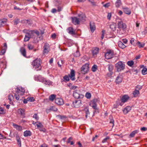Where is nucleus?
Returning <instances> with one entry per match:
<instances>
[{"label":"nucleus","mask_w":147,"mask_h":147,"mask_svg":"<svg viewBox=\"0 0 147 147\" xmlns=\"http://www.w3.org/2000/svg\"><path fill=\"white\" fill-rule=\"evenodd\" d=\"M55 103L59 105H62L64 104L63 100L60 98H56L55 100Z\"/></svg>","instance_id":"10"},{"label":"nucleus","mask_w":147,"mask_h":147,"mask_svg":"<svg viewBox=\"0 0 147 147\" xmlns=\"http://www.w3.org/2000/svg\"><path fill=\"white\" fill-rule=\"evenodd\" d=\"M37 123L36 124V125L38 128H40L43 127V125L41 123L37 121Z\"/></svg>","instance_id":"42"},{"label":"nucleus","mask_w":147,"mask_h":147,"mask_svg":"<svg viewBox=\"0 0 147 147\" xmlns=\"http://www.w3.org/2000/svg\"><path fill=\"white\" fill-rule=\"evenodd\" d=\"M132 94L134 97H136L140 94L139 91L138 90L135 89V90L133 92Z\"/></svg>","instance_id":"24"},{"label":"nucleus","mask_w":147,"mask_h":147,"mask_svg":"<svg viewBox=\"0 0 147 147\" xmlns=\"http://www.w3.org/2000/svg\"><path fill=\"white\" fill-rule=\"evenodd\" d=\"M97 69V66L95 65H94L92 67V71L94 72L96 71V70Z\"/></svg>","instance_id":"41"},{"label":"nucleus","mask_w":147,"mask_h":147,"mask_svg":"<svg viewBox=\"0 0 147 147\" xmlns=\"http://www.w3.org/2000/svg\"><path fill=\"white\" fill-rule=\"evenodd\" d=\"M39 147H47V146L46 144H43L41 145Z\"/></svg>","instance_id":"64"},{"label":"nucleus","mask_w":147,"mask_h":147,"mask_svg":"<svg viewBox=\"0 0 147 147\" xmlns=\"http://www.w3.org/2000/svg\"><path fill=\"white\" fill-rule=\"evenodd\" d=\"M131 108L130 106H127L124 108L123 110V113L125 114L128 113L131 109Z\"/></svg>","instance_id":"18"},{"label":"nucleus","mask_w":147,"mask_h":147,"mask_svg":"<svg viewBox=\"0 0 147 147\" xmlns=\"http://www.w3.org/2000/svg\"><path fill=\"white\" fill-rule=\"evenodd\" d=\"M28 99H29V101H30V102H32L34 100V99L33 97L28 98Z\"/></svg>","instance_id":"59"},{"label":"nucleus","mask_w":147,"mask_h":147,"mask_svg":"<svg viewBox=\"0 0 147 147\" xmlns=\"http://www.w3.org/2000/svg\"><path fill=\"white\" fill-rule=\"evenodd\" d=\"M69 77L70 79L72 81L74 80L76 78H75V71L73 69H71L70 74H68V76H65L63 77V79L66 81H68L69 80Z\"/></svg>","instance_id":"2"},{"label":"nucleus","mask_w":147,"mask_h":147,"mask_svg":"<svg viewBox=\"0 0 147 147\" xmlns=\"http://www.w3.org/2000/svg\"><path fill=\"white\" fill-rule=\"evenodd\" d=\"M6 49H2V50H1V55H4L6 51Z\"/></svg>","instance_id":"57"},{"label":"nucleus","mask_w":147,"mask_h":147,"mask_svg":"<svg viewBox=\"0 0 147 147\" xmlns=\"http://www.w3.org/2000/svg\"><path fill=\"white\" fill-rule=\"evenodd\" d=\"M142 88V86L140 85H138L136 87V90H139Z\"/></svg>","instance_id":"53"},{"label":"nucleus","mask_w":147,"mask_h":147,"mask_svg":"<svg viewBox=\"0 0 147 147\" xmlns=\"http://www.w3.org/2000/svg\"><path fill=\"white\" fill-rule=\"evenodd\" d=\"M90 27L91 32H94L96 29V27L94 23L90 22Z\"/></svg>","instance_id":"20"},{"label":"nucleus","mask_w":147,"mask_h":147,"mask_svg":"<svg viewBox=\"0 0 147 147\" xmlns=\"http://www.w3.org/2000/svg\"><path fill=\"white\" fill-rule=\"evenodd\" d=\"M24 136L25 137L30 136L31 135V133L29 130H26L24 132Z\"/></svg>","instance_id":"30"},{"label":"nucleus","mask_w":147,"mask_h":147,"mask_svg":"<svg viewBox=\"0 0 147 147\" xmlns=\"http://www.w3.org/2000/svg\"><path fill=\"white\" fill-rule=\"evenodd\" d=\"M38 78L40 82H41L42 83L44 82L45 80V78L42 77L41 76H39L38 77Z\"/></svg>","instance_id":"33"},{"label":"nucleus","mask_w":147,"mask_h":147,"mask_svg":"<svg viewBox=\"0 0 147 147\" xmlns=\"http://www.w3.org/2000/svg\"><path fill=\"white\" fill-rule=\"evenodd\" d=\"M122 42L123 43H124L125 44H126L127 43V39H123L122 40Z\"/></svg>","instance_id":"62"},{"label":"nucleus","mask_w":147,"mask_h":147,"mask_svg":"<svg viewBox=\"0 0 147 147\" xmlns=\"http://www.w3.org/2000/svg\"><path fill=\"white\" fill-rule=\"evenodd\" d=\"M25 92V90L22 88H17L16 91L17 93L19 94L20 96H22Z\"/></svg>","instance_id":"11"},{"label":"nucleus","mask_w":147,"mask_h":147,"mask_svg":"<svg viewBox=\"0 0 147 147\" xmlns=\"http://www.w3.org/2000/svg\"><path fill=\"white\" fill-rule=\"evenodd\" d=\"M43 83L46 85H49L50 84V82L49 80H47L45 79Z\"/></svg>","instance_id":"52"},{"label":"nucleus","mask_w":147,"mask_h":147,"mask_svg":"<svg viewBox=\"0 0 147 147\" xmlns=\"http://www.w3.org/2000/svg\"><path fill=\"white\" fill-rule=\"evenodd\" d=\"M109 71L110 72V75H112L113 74V67L111 64H109L107 65Z\"/></svg>","instance_id":"22"},{"label":"nucleus","mask_w":147,"mask_h":147,"mask_svg":"<svg viewBox=\"0 0 147 147\" xmlns=\"http://www.w3.org/2000/svg\"><path fill=\"white\" fill-rule=\"evenodd\" d=\"M68 32L71 35H75V31L74 30L72 27H69L67 30Z\"/></svg>","instance_id":"15"},{"label":"nucleus","mask_w":147,"mask_h":147,"mask_svg":"<svg viewBox=\"0 0 147 147\" xmlns=\"http://www.w3.org/2000/svg\"><path fill=\"white\" fill-rule=\"evenodd\" d=\"M113 51L112 50L107 49L105 54V57L107 59H109L113 57L114 56Z\"/></svg>","instance_id":"4"},{"label":"nucleus","mask_w":147,"mask_h":147,"mask_svg":"<svg viewBox=\"0 0 147 147\" xmlns=\"http://www.w3.org/2000/svg\"><path fill=\"white\" fill-rule=\"evenodd\" d=\"M98 101L97 99H94L92 101V104L93 105H96V102Z\"/></svg>","instance_id":"48"},{"label":"nucleus","mask_w":147,"mask_h":147,"mask_svg":"<svg viewBox=\"0 0 147 147\" xmlns=\"http://www.w3.org/2000/svg\"><path fill=\"white\" fill-rule=\"evenodd\" d=\"M121 4L120 0H117L115 3V5L117 7H119Z\"/></svg>","instance_id":"36"},{"label":"nucleus","mask_w":147,"mask_h":147,"mask_svg":"<svg viewBox=\"0 0 147 147\" xmlns=\"http://www.w3.org/2000/svg\"><path fill=\"white\" fill-rule=\"evenodd\" d=\"M73 104L75 107H79L81 105V101L79 100H76L74 102H73Z\"/></svg>","instance_id":"12"},{"label":"nucleus","mask_w":147,"mask_h":147,"mask_svg":"<svg viewBox=\"0 0 147 147\" xmlns=\"http://www.w3.org/2000/svg\"><path fill=\"white\" fill-rule=\"evenodd\" d=\"M78 16L80 17L79 19L80 21H84L86 20V17L84 14H79Z\"/></svg>","instance_id":"23"},{"label":"nucleus","mask_w":147,"mask_h":147,"mask_svg":"<svg viewBox=\"0 0 147 147\" xmlns=\"http://www.w3.org/2000/svg\"><path fill=\"white\" fill-rule=\"evenodd\" d=\"M139 132L138 130H135L133 131L129 135V136L130 137L133 138L134 137L135 135L138 133Z\"/></svg>","instance_id":"28"},{"label":"nucleus","mask_w":147,"mask_h":147,"mask_svg":"<svg viewBox=\"0 0 147 147\" xmlns=\"http://www.w3.org/2000/svg\"><path fill=\"white\" fill-rule=\"evenodd\" d=\"M110 138V137L109 136H107L106 138H105V139H104L102 141V143H104L107 142V141Z\"/></svg>","instance_id":"47"},{"label":"nucleus","mask_w":147,"mask_h":147,"mask_svg":"<svg viewBox=\"0 0 147 147\" xmlns=\"http://www.w3.org/2000/svg\"><path fill=\"white\" fill-rule=\"evenodd\" d=\"M110 28L113 31L116 30V25L115 24L113 23L110 25Z\"/></svg>","instance_id":"27"},{"label":"nucleus","mask_w":147,"mask_h":147,"mask_svg":"<svg viewBox=\"0 0 147 147\" xmlns=\"http://www.w3.org/2000/svg\"><path fill=\"white\" fill-rule=\"evenodd\" d=\"M122 78L119 76L117 77L116 80V82L117 83H120L122 82Z\"/></svg>","instance_id":"35"},{"label":"nucleus","mask_w":147,"mask_h":147,"mask_svg":"<svg viewBox=\"0 0 147 147\" xmlns=\"http://www.w3.org/2000/svg\"><path fill=\"white\" fill-rule=\"evenodd\" d=\"M118 45L119 47L122 48L124 49L126 47V46L121 41H119L118 42Z\"/></svg>","instance_id":"29"},{"label":"nucleus","mask_w":147,"mask_h":147,"mask_svg":"<svg viewBox=\"0 0 147 147\" xmlns=\"http://www.w3.org/2000/svg\"><path fill=\"white\" fill-rule=\"evenodd\" d=\"M116 20L118 21L117 23L118 28L117 30V33L119 34H124L126 32L127 27L126 24L121 21V19L119 18H117Z\"/></svg>","instance_id":"1"},{"label":"nucleus","mask_w":147,"mask_h":147,"mask_svg":"<svg viewBox=\"0 0 147 147\" xmlns=\"http://www.w3.org/2000/svg\"><path fill=\"white\" fill-rule=\"evenodd\" d=\"M140 129L142 131H145L147 130V128L145 127H143L141 128Z\"/></svg>","instance_id":"61"},{"label":"nucleus","mask_w":147,"mask_h":147,"mask_svg":"<svg viewBox=\"0 0 147 147\" xmlns=\"http://www.w3.org/2000/svg\"><path fill=\"white\" fill-rule=\"evenodd\" d=\"M16 140L18 142V145L20 146H21V139L19 137V136L17 135L16 136Z\"/></svg>","instance_id":"37"},{"label":"nucleus","mask_w":147,"mask_h":147,"mask_svg":"<svg viewBox=\"0 0 147 147\" xmlns=\"http://www.w3.org/2000/svg\"><path fill=\"white\" fill-rule=\"evenodd\" d=\"M63 61L62 60H61L60 61H59L57 63L58 66L61 67L62 64H63Z\"/></svg>","instance_id":"51"},{"label":"nucleus","mask_w":147,"mask_h":147,"mask_svg":"<svg viewBox=\"0 0 147 147\" xmlns=\"http://www.w3.org/2000/svg\"><path fill=\"white\" fill-rule=\"evenodd\" d=\"M5 113L2 107H0V114H3Z\"/></svg>","instance_id":"50"},{"label":"nucleus","mask_w":147,"mask_h":147,"mask_svg":"<svg viewBox=\"0 0 147 147\" xmlns=\"http://www.w3.org/2000/svg\"><path fill=\"white\" fill-rule=\"evenodd\" d=\"M33 117L37 120L39 119V117L37 116V114H35L33 115Z\"/></svg>","instance_id":"56"},{"label":"nucleus","mask_w":147,"mask_h":147,"mask_svg":"<svg viewBox=\"0 0 147 147\" xmlns=\"http://www.w3.org/2000/svg\"><path fill=\"white\" fill-rule=\"evenodd\" d=\"M142 74L145 75L147 74V68L144 67L143 68L142 71Z\"/></svg>","instance_id":"39"},{"label":"nucleus","mask_w":147,"mask_h":147,"mask_svg":"<svg viewBox=\"0 0 147 147\" xmlns=\"http://www.w3.org/2000/svg\"><path fill=\"white\" fill-rule=\"evenodd\" d=\"M105 32V30H102V34L101 36V39H102L103 38L104 36V34Z\"/></svg>","instance_id":"60"},{"label":"nucleus","mask_w":147,"mask_h":147,"mask_svg":"<svg viewBox=\"0 0 147 147\" xmlns=\"http://www.w3.org/2000/svg\"><path fill=\"white\" fill-rule=\"evenodd\" d=\"M129 98V96L127 95H124L123 96L121 99V102L119 104V105L122 106L123 104L127 101Z\"/></svg>","instance_id":"9"},{"label":"nucleus","mask_w":147,"mask_h":147,"mask_svg":"<svg viewBox=\"0 0 147 147\" xmlns=\"http://www.w3.org/2000/svg\"><path fill=\"white\" fill-rule=\"evenodd\" d=\"M28 48L30 50H32L34 48V46L32 45L29 44L28 45Z\"/></svg>","instance_id":"45"},{"label":"nucleus","mask_w":147,"mask_h":147,"mask_svg":"<svg viewBox=\"0 0 147 147\" xmlns=\"http://www.w3.org/2000/svg\"><path fill=\"white\" fill-rule=\"evenodd\" d=\"M99 49L97 47L93 48L92 50V53L93 56L95 57L96 55L98 53Z\"/></svg>","instance_id":"14"},{"label":"nucleus","mask_w":147,"mask_h":147,"mask_svg":"<svg viewBox=\"0 0 147 147\" xmlns=\"http://www.w3.org/2000/svg\"><path fill=\"white\" fill-rule=\"evenodd\" d=\"M114 121L113 119H110L109 123L112 124V127H113L114 125Z\"/></svg>","instance_id":"49"},{"label":"nucleus","mask_w":147,"mask_h":147,"mask_svg":"<svg viewBox=\"0 0 147 147\" xmlns=\"http://www.w3.org/2000/svg\"><path fill=\"white\" fill-rule=\"evenodd\" d=\"M92 107L95 110H97V112H99V111L98 110V109L97 107V105H92Z\"/></svg>","instance_id":"54"},{"label":"nucleus","mask_w":147,"mask_h":147,"mask_svg":"<svg viewBox=\"0 0 147 147\" xmlns=\"http://www.w3.org/2000/svg\"><path fill=\"white\" fill-rule=\"evenodd\" d=\"M81 96H82V95H80V94L78 93L77 90H76L74 91L73 96L76 99L79 98Z\"/></svg>","instance_id":"16"},{"label":"nucleus","mask_w":147,"mask_h":147,"mask_svg":"<svg viewBox=\"0 0 147 147\" xmlns=\"http://www.w3.org/2000/svg\"><path fill=\"white\" fill-rule=\"evenodd\" d=\"M127 65L130 67H132L134 64V62L132 61H129L127 62Z\"/></svg>","instance_id":"40"},{"label":"nucleus","mask_w":147,"mask_h":147,"mask_svg":"<svg viewBox=\"0 0 147 147\" xmlns=\"http://www.w3.org/2000/svg\"><path fill=\"white\" fill-rule=\"evenodd\" d=\"M13 125L14 128L16 129L17 130H18L19 131H21L22 129V127L20 125H19L13 123Z\"/></svg>","instance_id":"21"},{"label":"nucleus","mask_w":147,"mask_h":147,"mask_svg":"<svg viewBox=\"0 0 147 147\" xmlns=\"http://www.w3.org/2000/svg\"><path fill=\"white\" fill-rule=\"evenodd\" d=\"M124 12L127 15H130L131 13V11L130 9L127 7H123V8Z\"/></svg>","instance_id":"17"},{"label":"nucleus","mask_w":147,"mask_h":147,"mask_svg":"<svg viewBox=\"0 0 147 147\" xmlns=\"http://www.w3.org/2000/svg\"><path fill=\"white\" fill-rule=\"evenodd\" d=\"M19 22V20L18 19H16L14 20V24L17 25Z\"/></svg>","instance_id":"44"},{"label":"nucleus","mask_w":147,"mask_h":147,"mask_svg":"<svg viewBox=\"0 0 147 147\" xmlns=\"http://www.w3.org/2000/svg\"><path fill=\"white\" fill-rule=\"evenodd\" d=\"M84 110L85 111L86 117L87 118L88 115L90 114V112L89 111L88 109V108L86 107L84 109Z\"/></svg>","instance_id":"38"},{"label":"nucleus","mask_w":147,"mask_h":147,"mask_svg":"<svg viewBox=\"0 0 147 147\" xmlns=\"http://www.w3.org/2000/svg\"><path fill=\"white\" fill-rule=\"evenodd\" d=\"M89 65L88 63L85 64L81 67V73L83 74L87 73L89 70Z\"/></svg>","instance_id":"6"},{"label":"nucleus","mask_w":147,"mask_h":147,"mask_svg":"<svg viewBox=\"0 0 147 147\" xmlns=\"http://www.w3.org/2000/svg\"><path fill=\"white\" fill-rule=\"evenodd\" d=\"M25 111L24 109H18V112L20 114L22 117H25Z\"/></svg>","instance_id":"25"},{"label":"nucleus","mask_w":147,"mask_h":147,"mask_svg":"<svg viewBox=\"0 0 147 147\" xmlns=\"http://www.w3.org/2000/svg\"><path fill=\"white\" fill-rule=\"evenodd\" d=\"M33 32L34 31H29L28 33H26L24 38V41L27 42L28 41L31 37V34L33 33Z\"/></svg>","instance_id":"8"},{"label":"nucleus","mask_w":147,"mask_h":147,"mask_svg":"<svg viewBox=\"0 0 147 147\" xmlns=\"http://www.w3.org/2000/svg\"><path fill=\"white\" fill-rule=\"evenodd\" d=\"M72 22L75 24H78L80 23V20L79 18L77 17H71Z\"/></svg>","instance_id":"13"},{"label":"nucleus","mask_w":147,"mask_h":147,"mask_svg":"<svg viewBox=\"0 0 147 147\" xmlns=\"http://www.w3.org/2000/svg\"><path fill=\"white\" fill-rule=\"evenodd\" d=\"M39 130L40 131H43L44 132H45L46 131V129L45 128H43V127L39 128Z\"/></svg>","instance_id":"58"},{"label":"nucleus","mask_w":147,"mask_h":147,"mask_svg":"<svg viewBox=\"0 0 147 147\" xmlns=\"http://www.w3.org/2000/svg\"><path fill=\"white\" fill-rule=\"evenodd\" d=\"M56 95L55 94H52L49 97V100L50 101H53L56 98Z\"/></svg>","instance_id":"31"},{"label":"nucleus","mask_w":147,"mask_h":147,"mask_svg":"<svg viewBox=\"0 0 147 147\" xmlns=\"http://www.w3.org/2000/svg\"><path fill=\"white\" fill-rule=\"evenodd\" d=\"M43 48V54H45L48 53L50 50L49 45L47 43H45L44 44V45Z\"/></svg>","instance_id":"7"},{"label":"nucleus","mask_w":147,"mask_h":147,"mask_svg":"<svg viewBox=\"0 0 147 147\" xmlns=\"http://www.w3.org/2000/svg\"><path fill=\"white\" fill-rule=\"evenodd\" d=\"M32 65L35 68H39V70L41 69V67L39 68L40 65V61L39 59H36L34 60L32 62Z\"/></svg>","instance_id":"5"},{"label":"nucleus","mask_w":147,"mask_h":147,"mask_svg":"<svg viewBox=\"0 0 147 147\" xmlns=\"http://www.w3.org/2000/svg\"><path fill=\"white\" fill-rule=\"evenodd\" d=\"M56 34L55 33H53L51 35V37L53 39H55L56 37Z\"/></svg>","instance_id":"63"},{"label":"nucleus","mask_w":147,"mask_h":147,"mask_svg":"<svg viewBox=\"0 0 147 147\" xmlns=\"http://www.w3.org/2000/svg\"><path fill=\"white\" fill-rule=\"evenodd\" d=\"M85 96L88 99H90L91 97V94L89 92H87Z\"/></svg>","instance_id":"43"},{"label":"nucleus","mask_w":147,"mask_h":147,"mask_svg":"<svg viewBox=\"0 0 147 147\" xmlns=\"http://www.w3.org/2000/svg\"><path fill=\"white\" fill-rule=\"evenodd\" d=\"M144 43H141L140 42L138 41L137 42L136 45H137L140 48H141L144 47Z\"/></svg>","instance_id":"34"},{"label":"nucleus","mask_w":147,"mask_h":147,"mask_svg":"<svg viewBox=\"0 0 147 147\" xmlns=\"http://www.w3.org/2000/svg\"><path fill=\"white\" fill-rule=\"evenodd\" d=\"M147 33V27H146L144 28V31L142 32L143 34H145Z\"/></svg>","instance_id":"55"},{"label":"nucleus","mask_w":147,"mask_h":147,"mask_svg":"<svg viewBox=\"0 0 147 147\" xmlns=\"http://www.w3.org/2000/svg\"><path fill=\"white\" fill-rule=\"evenodd\" d=\"M20 96L19 94H18L16 93L14 95V96L16 99L17 100H18L20 98Z\"/></svg>","instance_id":"46"},{"label":"nucleus","mask_w":147,"mask_h":147,"mask_svg":"<svg viewBox=\"0 0 147 147\" xmlns=\"http://www.w3.org/2000/svg\"><path fill=\"white\" fill-rule=\"evenodd\" d=\"M115 66L117 71L119 72L125 69V65L122 62L120 61L115 64Z\"/></svg>","instance_id":"3"},{"label":"nucleus","mask_w":147,"mask_h":147,"mask_svg":"<svg viewBox=\"0 0 147 147\" xmlns=\"http://www.w3.org/2000/svg\"><path fill=\"white\" fill-rule=\"evenodd\" d=\"M136 40L134 38H132L130 40V43L134 46H136L137 45V42H136Z\"/></svg>","instance_id":"32"},{"label":"nucleus","mask_w":147,"mask_h":147,"mask_svg":"<svg viewBox=\"0 0 147 147\" xmlns=\"http://www.w3.org/2000/svg\"><path fill=\"white\" fill-rule=\"evenodd\" d=\"M7 21V19L5 18H3L0 20V27L2 26L3 25V24L6 23Z\"/></svg>","instance_id":"26"},{"label":"nucleus","mask_w":147,"mask_h":147,"mask_svg":"<svg viewBox=\"0 0 147 147\" xmlns=\"http://www.w3.org/2000/svg\"><path fill=\"white\" fill-rule=\"evenodd\" d=\"M20 52L22 55L25 57H26V51L24 47H21L20 49Z\"/></svg>","instance_id":"19"}]
</instances>
